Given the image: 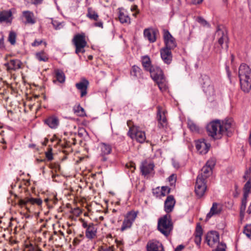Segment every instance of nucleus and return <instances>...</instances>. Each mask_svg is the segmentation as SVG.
Wrapping results in <instances>:
<instances>
[{
	"mask_svg": "<svg viewBox=\"0 0 251 251\" xmlns=\"http://www.w3.org/2000/svg\"><path fill=\"white\" fill-rule=\"evenodd\" d=\"M241 89L245 92H249L251 89V69L245 63L240 65L238 70Z\"/></svg>",
	"mask_w": 251,
	"mask_h": 251,
	"instance_id": "f257e3e1",
	"label": "nucleus"
},
{
	"mask_svg": "<svg viewBox=\"0 0 251 251\" xmlns=\"http://www.w3.org/2000/svg\"><path fill=\"white\" fill-rule=\"evenodd\" d=\"M207 134L214 140L220 139L224 134V129L219 120H213L206 126Z\"/></svg>",
	"mask_w": 251,
	"mask_h": 251,
	"instance_id": "f03ea898",
	"label": "nucleus"
},
{
	"mask_svg": "<svg viewBox=\"0 0 251 251\" xmlns=\"http://www.w3.org/2000/svg\"><path fill=\"white\" fill-rule=\"evenodd\" d=\"M173 229L171 215L166 214L158 220L157 229L165 236L168 237Z\"/></svg>",
	"mask_w": 251,
	"mask_h": 251,
	"instance_id": "7ed1b4c3",
	"label": "nucleus"
},
{
	"mask_svg": "<svg viewBox=\"0 0 251 251\" xmlns=\"http://www.w3.org/2000/svg\"><path fill=\"white\" fill-rule=\"evenodd\" d=\"M72 42L75 48V52L77 54L83 53L85 50V47L87 46L85 35L84 33L77 34L74 36Z\"/></svg>",
	"mask_w": 251,
	"mask_h": 251,
	"instance_id": "20e7f679",
	"label": "nucleus"
},
{
	"mask_svg": "<svg viewBox=\"0 0 251 251\" xmlns=\"http://www.w3.org/2000/svg\"><path fill=\"white\" fill-rule=\"evenodd\" d=\"M215 163L216 161L214 158H210L208 160L205 165L201 169V173L197 177L207 180V179L212 174V170L215 165Z\"/></svg>",
	"mask_w": 251,
	"mask_h": 251,
	"instance_id": "39448f33",
	"label": "nucleus"
},
{
	"mask_svg": "<svg viewBox=\"0 0 251 251\" xmlns=\"http://www.w3.org/2000/svg\"><path fill=\"white\" fill-rule=\"evenodd\" d=\"M243 198L242 199L241 205L240 206V215L244 216L246 209L247 199L251 192V178L245 183L243 188Z\"/></svg>",
	"mask_w": 251,
	"mask_h": 251,
	"instance_id": "423d86ee",
	"label": "nucleus"
},
{
	"mask_svg": "<svg viewBox=\"0 0 251 251\" xmlns=\"http://www.w3.org/2000/svg\"><path fill=\"white\" fill-rule=\"evenodd\" d=\"M207 180L197 177L195 185V193L199 199L203 197L207 190Z\"/></svg>",
	"mask_w": 251,
	"mask_h": 251,
	"instance_id": "0eeeda50",
	"label": "nucleus"
},
{
	"mask_svg": "<svg viewBox=\"0 0 251 251\" xmlns=\"http://www.w3.org/2000/svg\"><path fill=\"white\" fill-rule=\"evenodd\" d=\"M199 83L201 85L203 91L208 94L211 95L214 92V88L209 77L206 75H201L199 79Z\"/></svg>",
	"mask_w": 251,
	"mask_h": 251,
	"instance_id": "6e6552de",
	"label": "nucleus"
},
{
	"mask_svg": "<svg viewBox=\"0 0 251 251\" xmlns=\"http://www.w3.org/2000/svg\"><path fill=\"white\" fill-rule=\"evenodd\" d=\"M137 214L138 212H135L134 211H130L127 212L123 221V224L121 228V231H123L131 227L132 224L137 217Z\"/></svg>",
	"mask_w": 251,
	"mask_h": 251,
	"instance_id": "1a4fd4ad",
	"label": "nucleus"
},
{
	"mask_svg": "<svg viewBox=\"0 0 251 251\" xmlns=\"http://www.w3.org/2000/svg\"><path fill=\"white\" fill-rule=\"evenodd\" d=\"M42 203V201L39 198H33L31 197H25L24 199H20L18 200V204L21 207H25L27 211H29V207L28 206L29 204L31 205L37 204L41 205Z\"/></svg>",
	"mask_w": 251,
	"mask_h": 251,
	"instance_id": "9d476101",
	"label": "nucleus"
},
{
	"mask_svg": "<svg viewBox=\"0 0 251 251\" xmlns=\"http://www.w3.org/2000/svg\"><path fill=\"white\" fill-rule=\"evenodd\" d=\"M128 134L131 138H135L139 143H143L146 139L145 133L140 131L137 126H129Z\"/></svg>",
	"mask_w": 251,
	"mask_h": 251,
	"instance_id": "9b49d317",
	"label": "nucleus"
},
{
	"mask_svg": "<svg viewBox=\"0 0 251 251\" xmlns=\"http://www.w3.org/2000/svg\"><path fill=\"white\" fill-rule=\"evenodd\" d=\"M163 40L165 43V48L174 50L177 46L175 38L172 35L167 29H163Z\"/></svg>",
	"mask_w": 251,
	"mask_h": 251,
	"instance_id": "f8f14e48",
	"label": "nucleus"
},
{
	"mask_svg": "<svg viewBox=\"0 0 251 251\" xmlns=\"http://www.w3.org/2000/svg\"><path fill=\"white\" fill-rule=\"evenodd\" d=\"M82 226L86 229L85 236L87 238L92 239L96 236L97 225L92 223H87L86 222L83 221Z\"/></svg>",
	"mask_w": 251,
	"mask_h": 251,
	"instance_id": "ddd939ff",
	"label": "nucleus"
},
{
	"mask_svg": "<svg viewBox=\"0 0 251 251\" xmlns=\"http://www.w3.org/2000/svg\"><path fill=\"white\" fill-rule=\"evenodd\" d=\"M216 36L218 37V44L221 46V48L227 50L228 49V39L226 32L224 30L218 29L216 32Z\"/></svg>",
	"mask_w": 251,
	"mask_h": 251,
	"instance_id": "4468645a",
	"label": "nucleus"
},
{
	"mask_svg": "<svg viewBox=\"0 0 251 251\" xmlns=\"http://www.w3.org/2000/svg\"><path fill=\"white\" fill-rule=\"evenodd\" d=\"M205 241L207 243V245L211 247H214L216 244H219V233L216 231L208 232L205 236Z\"/></svg>",
	"mask_w": 251,
	"mask_h": 251,
	"instance_id": "2eb2a0df",
	"label": "nucleus"
},
{
	"mask_svg": "<svg viewBox=\"0 0 251 251\" xmlns=\"http://www.w3.org/2000/svg\"><path fill=\"white\" fill-rule=\"evenodd\" d=\"M154 167V164L152 162L145 160L142 162L140 166V169L142 175L146 176L153 173Z\"/></svg>",
	"mask_w": 251,
	"mask_h": 251,
	"instance_id": "dca6fc26",
	"label": "nucleus"
},
{
	"mask_svg": "<svg viewBox=\"0 0 251 251\" xmlns=\"http://www.w3.org/2000/svg\"><path fill=\"white\" fill-rule=\"evenodd\" d=\"M22 63L18 59H11L9 62L4 64L6 70L9 73L16 71L21 68Z\"/></svg>",
	"mask_w": 251,
	"mask_h": 251,
	"instance_id": "f3484780",
	"label": "nucleus"
},
{
	"mask_svg": "<svg viewBox=\"0 0 251 251\" xmlns=\"http://www.w3.org/2000/svg\"><path fill=\"white\" fill-rule=\"evenodd\" d=\"M210 147V144L207 143L204 139L196 141V148L200 153H206L208 151Z\"/></svg>",
	"mask_w": 251,
	"mask_h": 251,
	"instance_id": "a211bd4d",
	"label": "nucleus"
},
{
	"mask_svg": "<svg viewBox=\"0 0 251 251\" xmlns=\"http://www.w3.org/2000/svg\"><path fill=\"white\" fill-rule=\"evenodd\" d=\"M176 204V200L173 195H169L167 196L164 201V210L169 214V213L172 212L174 210Z\"/></svg>",
	"mask_w": 251,
	"mask_h": 251,
	"instance_id": "6ab92c4d",
	"label": "nucleus"
},
{
	"mask_svg": "<svg viewBox=\"0 0 251 251\" xmlns=\"http://www.w3.org/2000/svg\"><path fill=\"white\" fill-rule=\"evenodd\" d=\"M171 49L163 48L160 50L161 57L164 63L169 64L172 60V54Z\"/></svg>",
	"mask_w": 251,
	"mask_h": 251,
	"instance_id": "aec40b11",
	"label": "nucleus"
},
{
	"mask_svg": "<svg viewBox=\"0 0 251 251\" xmlns=\"http://www.w3.org/2000/svg\"><path fill=\"white\" fill-rule=\"evenodd\" d=\"M149 72L154 81H160L164 77L162 70L156 66H154Z\"/></svg>",
	"mask_w": 251,
	"mask_h": 251,
	"instance_id": "412c9836",
	"label": "nucleus"
},
{
	"mask_svg": "<svg viewBox=\"0 0 251 251\" xmlns=\"http://www.w3.org/2000/svg\"><path fill=\"white\" fill-rule=\"evenodd\" d=\"M88 85L89 82L86 79H83L81 81L75 84L76 88L80 92L81 98L87 95Z\"/></svg>",
	"mask_w": 251,
	"mask_h": 251,
	"instance_id": "4be33fe9",
	"label": "nucleus"
},
{
	"mask_svg": "<svg viewBox=\"0 0 251 251\" xmlns=\"http://www.w3.org/2000/svg\"><path fill=\"white\" fill-rule=\"evenodd\" d=\"M22 18L25 19V21L24 22L25 24L33 25L36 23L34 13L30 11H23Z\"/></svg>",
	"mask_w": 251,
	"mask_h": 251,
	"instance_id": "5701e85b",
	"label": "nucleus"
},
{
	"mask_svg": "<svg viewBox=\"0 0 251 251\" xmlns=\"http://www.w3.org/2000/svg\"><path fill=\"white\" fill-rule=\"evenodd\" d=\"M222 126L224 129V133L226 132L227 136H230L233 131V122L231 119L226 120L222 123Z\"/></svg>",
	"mask_w": 251,
	"mask_h": 251,
	"instance_id": "b1692460",
	"label": "nucleus"
},
{
	"mask_svg": "<svg viewBox=\"0 0 251 251\" xmlns=\"http://www.w3.org/2000/svg\"><path fill=\"white\" fill-rule=\"evenodd\" d=\"M147 249V251H164L162 244L158 241L148 242Z\"/></svg>",
	"mask_w": 251,
	"mask_h": 251,
	"instance_id": "393cba45",
	"label": "nucleus"
},
{
	"mask_svg": "<svg viewBox=\"0 0 251 251\" xmlns=\"http://www.w3.org/2000/svg\"><path fill=\"white\" fill-rule=\"evenodd\" d=\"M222 206L220 203L213 202L210 211L207 214L206 218L209 219L214 215L219 214L222 211Z\"/></svg>",
	"mask_w": 251,
	"mask_h": 251,
	"instance_id": "a878e982",
	"label": "nucleus"
},
{
	"mask_svg": "<svg viewBox=\"0 0 251 251\" xmlns=\"http://www.w3.org/2000/svg\"><path fill=\"white\" fill-rule=\"evenodd\" d=\"M157 30L151 28H146L144 30V35L150 42L154 43L156 40V34Z\"/></svg>",
	"mask_w": 251,
	"mask_h": 251,
	"instance_id": "bb28decb",
	"label": "nucleus"
},
{
	"mask_svg": "<svg viewBox=\"0 0 251 251\" xmlns=\"http://www.w3.org/2000/svg\"><path fill=\"white\" fill-rule=\"evenodd\" d=\"M99 148L101 151L100 154L103 156V161H106V158L104 156L111 153L112 151L111 145L108 144L101 143L99 145Z\"/></svg>",
	"mask_w": 251,
	"mask_h": 251,
	"instance_id": "cd10ccee",
	"label": "nucleus"
},
{
	"mask_svg": "<svg viewBox=\"0 0 251 251\" xmlns=\"http://www.w3.org/2000/svg\"><path fill=\"white\" fill-rule=\"evenodd\" d=\"M12 12L11 10L0 12V23L3 22L11 23L12 20Z\"/></svg>",
	"mask_w": 251,
	"mask_h": 251,
	"instance_id": "c85d7f7f",
	"label": "nucleus"
},
{
	"mask_svg": "<svg viewBox=\"0 0 251 251\" xmlns=\"http://www.w3.org/2000/svg\"><path fill=\"white\" fill-rule=\"evenodd\" d=\"M202 229L200 224H198L194 233V242L198 247H200Z\"/></svg>",
	"mask_w": 251,
	"mask_h": 251,
	"instance_id": "c756f323",
	"label": "nucleus"
},
{
	"mask_svg": "<svg viewBox=\"0 0 251 251\" xmlns=\"http://www.w3.org/2000/svg\"><path fill=\"white\" fill-rule=\"evenodd\" d=\"M119 19L120 22L122 24H130V19L126 12L124 11L123 8H119Z\"/></svg>",
	"mask_w": 251,
	"mask_h": 251,
	"instance_id": "7c9ffc66",
	"label": "nucleus"
},
{
	"mask_svg": "<svg viewBox=\"0 0 251 251\" xmlns=\"http://www.w3.org/2000/svg\"><path fill=\"white\" fill-rule=\"evenodd\" d=\"M45 124L48 125L51 128H55L59 124L58 118L54 116H51L44 120Z\"/></svg>",
	"mask_w": 251,
	"mask_h": 251,
	"instance_id": "2f4dec72",
	"label": "nucleus"
},
{
	"mask_svg": "<svg viewBox=\"0 0 251 251\" xmlns=\"http://www.w3.org/2000/svg\"><path fill=\"white\" fill-rule=\"evenodd\" d=\"M157 117L158 121V126L159 128H166L167 126L168 123L165 114L164 113L161 114L160 112H158Z\"/></svg>",
	"mask_w": 251,
	"mask_h": 251,
	"instance_id": "473e14b6",
	"label": "nucleus"
},
{
	"mask_svg": "<svg viewBox=\"0 0 251 251\" xmlns=\"http://www.w3.org/2000/svg\"><path fill=\"white\" fill-rule=\"evenodd\" d=\"M142 64L145 71L150 72L154 65L151 64V61L148 56H144L142 58Z\"/></svg>",
	"mask_w": 251,
	"mask_h": 251,
	"instance_id": "72a5a7b5",
	"label": "nucleus"
},
{
	"mask_svg": "<svg viewBox=\"0 0 251 251\" xmlns=\"http://www.w3.org/2000/svg\"><path fill=\"white\" fill-rule=\"evenodd\" d=\"M86 16L89 19L95 21H98L99 19V15L97 12L92 7H88Z\"/></svg>",
	"mask_w": 251,
	"mask_h": 251,
	"instance_id": "f704fd0d",
	"label": "nucleus"
},
{
	"mask_svg": "<svg viewBox=\"0 0 251 251\" xmlns=\"http://www.w3.org/2000/svg\"><path fill=\"white\" fill-rule=\"evenodd\" d=\"M130 75L134 77H140L142 75V70L136 65L132 67Z\"/></svg>",
	"mask_w": 251,
	"mask_h": 251,
	"instance_id": "c9c22d12",
	"label": "nucleus"
},
{
	"mask_svg": "<svg viewBox=\"0 0 251 251\" xmlns=\"http://www.w3.org/2000/svg\"><path fill=\"white\" fill-rule=\"evenodd\" d=\"M56 80L60 83H63L65 80V75L63 71L57 70L55 71Z\"/></svg>",
	"mask_w": 251,
	"mask_h": 251,
	"instance_id": "e433bc0d",
	"label": "nucleus"
},
{
	"mask_svg": "<svg viewBox=\"0 0 251 251\" xmlns=\"http://www.w3.org/2000/svg\"><path fill=\"white\" fill-rule=\"evenodd\" d=\"M74 112L78 116H83L85 115V111L79 104L74 106L73 108Z\"/></svg>",
	"mask_w": 251,
	"mask_h": 251,
	"instance_id": "4c0bfd02",
	"label": "nucleus"
},
{
	"mask_svg": "<svg viewBox=\"0 0 251 251\" xmlns=\"http://www.w3.org/2000/svg\"><path fill=\"white\" fill-rule=\"evenodd\" d=\"M17 34L14 31H10L9 33L8 41L11 45H14L16 44Z\"/></svg>",
	"mask_w": 251,
	"mask_h": 251,
	"instance_id": "58836bf2",
	"label": "nucleus"
},
{
	"mask_svg": "<svg viewBox=\"0 0 251 251\" xmlns=\"http://www.w3.org/2000/svg\"><path fill=\"white\" fill-rule=\"evenodd\" d=\"M36 57L39 61H47L48 57L43 52H37L36 53Z\"/></svg>",
	"mask_w": 251,
	"mask_h": 251,
	"instance_id": "ea45409f",
	"label": "nucleus"
},
{
	"mask_svg": "<svg viewBox=\"0 0 251 251\" xmlns=\"http://www.w3.org/2000/svg\"><path fill=\"white\" fill-rule=\"evenodd\" d=\"M158 84L159 89L162 91H165L166 90V85L165 83V80L164 77L160 81H155Z\"/></svg>",
	"mask_w": 251,
	"mask_h": 251,
	"instance_id": "a19ab883",
	"label": "nucleus"
},
{
	"mask_svg": "<svg viewBox=\"0 0 251 251\" xmlns=\"http://www.w3.org/2000/svg\"><path fill=\"white\" fill-rule=\"evenodd\" d=\"M189 129L193 132H199L200 131L199 126L194 123L189 121Z\"/></svg>",
	"mask_w": 251,
	"mask_h": 251,
	"instance_id": "79ce46f5",
	"label": "nucleus"
},
{
	"mask_svg": "<svg viewBox=\"0 0 251 251\" xmlns=\"http://www.w3.org/2000/svg\"><path fill=\"white\" fill-rule=\"evenodd\" d=\"M243 232L248 238H251V224L245 226Z\"/></svg>",
	"mask_w": 251,
	"mask_h": 251,
	"instance_id": "37998d69",
	"label": "nucleus"
},
{
	"mask_svg": "<svg viewBox=\"0 0 251 251\" xmlns=\"http://www.w3.org/2000/svg\"><path fill=\"white\" fill-rule=\"evenodd\" d=\"M226 245L225 243H221L218 244L217 248L213 251H226Z\"/></svg>",
	"mask_w": 251,
	"mask_h": 251,
	"instance_id": "c03bdc74",
	"label": "nucleus"
},
{
	"mask_svg": "<svg viewBox=\"0 0 251 251\" xmlns=\"http://www.w3.org/2000/svg\"><path fill=\"white\" fill-rule=\"evenodd\" d=\"M52 24L54 27V28L56 29H60V28L63 27V25L61 23L57 22L56 21H52Z\"/></svg>",
	"mask_w": 251,
	"mask_h": 251,
	"instance_id": "a18cd8bd",
	"label": "nucleus"
},
{
	"mask_svg": "<svg viewBox=\"0 0 251 251\" xmlns=\"http://www.w3.org/2000/svg\"><path fill=\"white\" fill-rule=\"evenodd\" d=\"M176 180V176L175 174L171 175L168 177V180L170 182L171 185H173L175 184Z\"/></svg>",
	"mask_w": 251,
	"mask_h": 251,
	"instance_id": "49530a36",
	"label": "nucleus"
},
{
	"mask_svg": "<svg viewBox=\"0 0 251 251\" xmlns=\"http://www.w3.org/2000/svg\"><path fill=\"white\" fill-rule=\"evenodd\" d=\"M197 21H198V23H199L201 25L203 26L209 25V24H208L207 21H206L204 19L201 17H198L197 18Z\"/></svg>",
	"mask_w": 251,
	"mask_h": 251,
	"instance_id": "de8ad7c7",
	"label": "nucleus"
},
{
	"mask_svg": "<svg viewBox=\"0 0 251 251\" xmlns=\"http://www.w3.org/2000/svg\"><path fill=\"white\" fill-rule=\"evenodd\" d=\"M161 189V194L163 196H165L166 194H169L170 192V188L167 186H162Z\"/></svg>",
	"mask_w": 251,
	"mask_h": 251,
	"instance_id": "09e8293b",
	"label": "nucleus"
},
{
	"mask_svg": "<svg viewBox=\"0 0 251 251\" xmlns=\"http://www.w3.org/2000/svg\"><path fill=\"white\" fill-rule=\"evenodd\" d=\"M126 167L129 168L132 172H133L135 170V164L133 162H130L126 165Z\"/></svg>",
	"mask_w": 251,
	"mask_h": 251,
	"instance_id": "8fccbe9b",
	"label": "nucleus"
},
{
	"mask_svg": "<svg viewBox=\"0 0 251 251\" xmlns=\"http://www.w3.org/2000/svg\"><path fill=\"white\" fill-rule=\"evenodd\" d=\"M46 157L49 161H51L53 159V156L51 151L46 152Z\"/></svg>",
	"mask_w": 251,
	"mask_h": 251,
	"instance_id": "3c124183",
	"label": "nucleus"
},
{
	"mask_svg": "<svg viewBox=\"0 0 251 251\" xmlns=\"http://www.w3.org/2000/svg\"><path fill=\"white\" fill-rule=\"evenodd\" d=\"M137 8H138V7L136 5H134L131 6V7L130 10L131 11H132V12L135 11H136V12L133 13V14H132V15L134 17H136L137 14L139 13V11H137Z\"/></svg>",
	"mask_w": 251,
	"mask_h": 251,
	"instance_id": "603ef678",
	"label": "nucleus"
},
{
	"mask_svg": "<svg viewBox=\"0 0 251 251\" xmlns=\"http://www.w3.org/2000/svg\"><path fill=\"white\" fill-rule=\"evenodd\" d=\"M5 47L4 45V38L3 37H2L0 39V49L1 50L5 49Z\"/></svg>",
	"mask_w": 251,
	"mask_h": 251,
	"instance_id": "864d4df0",
	"label": "nucleus"
},
{
	"mask_svg": "<svg viewBox=\"0 0 251 251\" xmlns=\"http://www.w3.org/2000/svg\"><path fill=\"white\" fill-rule=\"evenodd\" d=\"M42 43V40H40V41H38L37 40H35L32 43V46H33V47H36V46H39L41 44V43Z\"/></svg>",
	"mask_w": 251,
	"mask_h": 251,
	"instance_id": "5fc2aeb1",
	"label": "nucleus"
},
{
	"mask_svg": "<svg viewBox=\"0 0 251 251\" xmlns=\"http://www.w3.org/2000/svg\"><path fill=\"white\" fill-rule=\"evenodd\" d=\"M100 251H114V248L113 246H109L102 248Z\"/></svg>",
	"mask_w": 251,
	"mask_h": 251,
	"instance_id": "6e6d98bb",
	"label": "nucleus"
},
{
	"mask_svg": "<svg viewBox=\"0 0 251 251\" xmlns=\"http://www.w3.org/2000/svg\"><path fill=\"white\" fill-rule=\"evenodd\" d=\"M94 25L95 26L103 28V23L100 21H98L97 22L95 23Z\"/></svg>",
	"mask_w": 251,
	"mask_h": 251,
	"instance_id": "4d7b16f0",
	"label": "nucleus"
},
{
	"mask_svg": "<svg viewBox=\"0 0 251 251\" xmlns=\"http://www.w3.org/2000/svg\"><path fill=\"white\" fill-rule=\"evenodd\" d=\"M185 247L183 245H179L175 249V251H182Z\"/></svg>",
	"mask_w": 251,
	"mask_h": 251,
	"instance_id": "13d9d810",
	"label": "nucleus"
},
{
	"mask_svg": "<svg viewBox=\"0 0 251 251\" xmlns=\"http://www.w3.org/2000/svg\"><path fill=\"white\" fill-rule=\"evenodd\" d=\"M203 0H191V3L193 4H201Z\"/></svg>",
	"mask_w": 251,
	"mask_h": 251,
	"instance_id": "bf43d9fd",
	"label": "nucleus"
},
{
	"mask_svg": "<svg viewBox=\"0 0 251 251\" xmlns=\"http://www.w3.org/2000/svg\"><path fill=\"white\" fill-rule=\"evenodd\" d=\"M80 242V239H79L78 238H75L74 239L73 243L74 246H76L79 244Z\"/></svg>",
	"mask_w": 251,
	"mask_h": 251,
	"instance_id": "052dcab7",
	"label": "nucleus"
},
{
	"mask_svg": "<svg viewBox=\"0 0 251 251\" xmlns=\"http://www.w3.org/2000/svg\"><path fill=\"white\" fill-rule=\"evenodd\" d=\"M43 0H31V3L37 5L42 3Z\"/></svg>",
	"mask_w": 251,
	"mask_h": 251,
	"instance_id": "680f3d73",
	"label": "nucleus"
},
{
	"mask_svg": "<svg viewBox=\"0 0 251 251\" xmlns=\"http://www.w3.org/2000/svg\"><path fill=\"white\" fill-rule=\"evenodd\" d=\"M226 73H227V76L229 78L230 76V72L229 71V67L228 66H227L226 65Z\"/></svg>",
	"mask_w": 251,
	"mask_h": 251,
	"instance_id": "e2e57ef3",
	"label": "nucleus"
},
{
	"mask_svg": "<svg viewBox=\"0 0 251 251\" xmlns=\"http://www.w3.org/2000/svg\"><path fill=\"white\" fill-rule=\"evenodd\" d=\"M173 165L175 168H178L179 167L178 163L176 162L174 160H173Z\"/></svg>",
	"mask_w": 251,
	"mask_h": 251,
	"instance_id": "0e129e2a",
	"label": "nucleus"
},
{
	"mask_svg": "<svg viewBox=\"0 0 251 251\" xmlns=\"http://www.w3.org/2000/svg\"><path fill=\"white\" fill-rule=\"evenodd\" d=\"M36 161L38 162V163H40V162H45V159H36Z\"/></svg>",
	"mask_w": 251,
	"mask_h": 251,
	"instance_id": "69168bd1",
	"label": "nucleus"
},
{
	"mask_svg": "<svg viewBox=\"0 0 251 251\" xmlns=\"http://www.w3.org/2000/svg\"><path fill=\"white\" fill-rule=\"evenodd\" d=\"M33 251H42V250L39 248L38 247H36V248H33Z\"/></svg>",
	"mask_w": 251,
	"mask_h": 251,
	"instance_id": "338daca9",
	"label": "nucleus"
},
{
	"mask_svg": "<svg viewBox=\"0 0 251 251\" xmlns=\"http://www.w3.org/2000/svg\"><path fill=\"white\" fill-rule=\"evenodd\" d=\"M249 143L250 145L251 146V133L250 134L249 138Z\"/></svg>",
	"mask_w": 251,
	"mask_h": 251,
	"instance_id": "774afa93",
	"label": "nucleus"
}]
</instances>
